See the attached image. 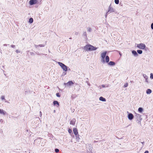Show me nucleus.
<instances>
[{"label": "nucleus", "mask_w": 153, "mask_h": 153, "mask_svg": "<svg viewBox=\"0 0 153 153\" xmlns=\"http://www.w3.org/2000/svg\"><path fill=\"white\" fill-rule=\"evenodd\" d=\"M84 49L86 51H92L96 50L97 48L91 45H87L85 46Z\"/></svg>", "instance_id": "obj_1"}, {"label": "nucleus", "mask_w": 153, "mask_h": 153, "mask_svg": "<svg viewBox=\"0 0 153 153\" xmlns=\"http://www.w3.org/2000/svg\"><path fill=\"white\" fill-rule=\"evenodd\" d=\"M58 64L61 67L63 70L65 71H67V68L66 66L61 62H58Z\"/></svg>", "instance_id": "obj_2"}, {"label": "nucleus", "mask_w": 153, "mask_h": 153, "mask_svg": "<svg viewBox=\"0 0 153 153\" xmlns=\"http://www.w3.org/2000/svg\"><path fill=\"white\" fill-rule=\"evenodd\" d=\"M137 47L139 49H144L145 48L146 46L145 44L143 43H140L138 44L137 45Z\"/></svg>", "instance_id": "obj_3"}, {"label": "nucleus", "mask_w": 153, "mask_h": 153, "mask_svg": "<svg viewBox=\"0 0 153 153\" xmlns=\"http://www.w3.org/2000/svg\"><path fill=\"white\" fill-rule=\"evenodd\" d=\"M106 54V51L103 52L101 54V56L102 58V61L103 62H105L104 58Z\"/></svg>", "instance_id": "obj_4"}, {"label": "nucleus", "mask_w": 153, "mask_h": 153, "mask_svg": "<svg viewBox=\"0 0 153 153\" xmlns=\"http://www.w3.org/2000/svg\"><path fill=\"white\" fill-rule=\"evenodd\" d=\"M37 2V0H30L29 1V4L30 5H32L36 4Z\"/></svg>", "instance_id": "obj_5"}, {"label": "nucleus", "mask_w": 153, "mask_h": 153, "mask_svg": "<svg viewBox=\"0 0 153 153\" xmlns=\"http://www.w3.org/2000/svg\"><path fill=\"white\" fill-rule=\"evenodd\" d=\"M134 117V116L131 113L128 114V118L130 120H132Z\"/></svg>", "instance_id": "obj_6"}, {"label": "nucleus", "mask_w": 153, "mask_h": 153, "mask_svg": "<svg viewBox=\"0 0 153 153\" xmlns=\"http://www.w3.org/2000/svg\"><path fill=\"white\" fill-rule=\"evenodd\" d=\"M65 85H66L67 86H71L74 84V82L72 81H70L66 83L65 84Z\"/></svg>", "instance_id": "obj_7"}, {"label": "nucleus", "mask_w": 153, "mask_h": 153, "mask_svg": "<svg viewBox=\"0 0 153 153\" xmlns=\"http://www.w3.org/2000/svg\"><path fill=\"white\" fill-rule=\"evenodd\" d=\"M75 122L76 120L74 119H73L71 121L70 124L73 125H74L75 123Z\"/></svg>", "instance_id": "obj_8"}, {"label": "nucleus", "mask_w": 153, "mask_h": 153, "mask_svg": "<svg viewBox=\"0 0 153 153\" xmlns=\"http://www.w3.org/2000/svg\"><path fill=\"white\" fill-rule=\"evenodd\" d=\"M73 131L74 134L75 135H77V134H78V132L77 131V128H74Z\"/></svg>", "instance_id": "obj_9"}, {"label": "nucleus", "mask_w": 153, "mask_h": 153, "mask_svg": "<svg viewBox=\"0 0 153 153\" xmlns=\"http://www.w3.org/2000/svg\"><path fill=\"white\" fill-rule=\"evenodd\" d=\"M108 12H114V10L113 8L110 6L108 8Z\"/></svg>", "instance_id": "obj_10"}, {"label": "nucleus", "mask_w": 153, "mask_h": 153, "mask_svg": "<svg viewBox=\"0 0 153 153\" xmlns=\"http://www.w3.org/2000/svg\"><path fill=\"white\" fill-rule=\"evenodd\" d=\"M6 112L5 111L2 109H0V114L4 115L6 114Z\"/></svg>", "instance_id": "obj_11"}, {"label": "nucleus", "mask_w": 153, "mask_h": 153, "mask_svg": "<svg viewBox=\"0 0 153 153\" xmlns=\"http://www.w3.org/2000/svg\"><path fill=\"white\" fill-rule=\"evenodd\" d=\"M99 99L100 100L102 101L105 102L106 101V99L102 97H100L99 98Z\"/></svg>", "instance_id": "obj_12"}, {"label": "nucleus", "mask_w": 153, "mask_h": 153, "mask_svg": "<svg viewBox=\"0 0 153 153\" xmlns=\"http://www.w3.org/2000/svg\"><path fill=\"white\" fill-rule=\"evenodd\" d=\"M53 104L54 105H57V106L58 107L59 106V102L57 101H54L53 102Z\"/></svg>", "instance_id": "obj_13"}, {"label": "nucleus", "mask_w": 153, "mask_h": 153, "mask_svg": "<svg viewBox=\"0 0 153 153\" xmlns=\"http://www.w3.org/2000/svg\"><path fill=\"white\" fill-rule=\"evenodd\" d=\"M152 92V91L150 89H148L146 91V93L148 94H149L151 93Z\"/></svg>", "instance_id": "obj_14"}, {"label": "nucleus", "mask_w": 153, "mask_h": 153, "mask_svg": "<svg viewBox=\"0 0 153 153\" xmlns=\"http://www.w3.org/2000/svg\"><path fill=\"white\" fill-rule=\"evenodd\" d=\"M109 57L108 56H106L105 57V62H109Z\"/></svg>", "instance_id": "obj_15"}, {"label": "nucleus", "mask_w": 153, "mask_h": 153, "mask_svg": "<svg viewBox=\"0 0 153 153\" xmlns=\"http://www.w3.org/2000/svg\"><path fill=\"white\" fill-rule=\"evenodd\" d=\"M108 64L111 65H114L115 64L114 62L112 61H110L108 63Z\"/></svg>", "instance_id": "obj_16"}, {"label": "nucleus", "mask_w": 153, "mask_h": 153, "mask_svg": "<svg viewBox=\"0 0 153 153\" xmlns=\"http://www.w3.org/2000/svg\"><path fill=\"white\" fill-rule=\"evenodd\" d=\"M132 53L135 56H137L138 55L137 52L135 51H132Z\"/></svg>", "instance_id": "obj_17"}, {"label": "nucleus", "mask_w": 153, "mask_h": 153, "mask_svg": "<svg viewBox=\"0 0 153 153\" xmlns=\"http://www.w3.org/2000/svg\"><path fill=\"white\" fill-rule=\"evenodd\" d=\"M138 111L141 113L143 111V109L142 108H139L138 109Z\"/></svg>", "instance_id": "obj_18"}, {"label": "nucleus", "mask_w": 153, "mask_h": 153, "mask_svg": "<svg viewBox=\"0 0 153 153\" xmlns=\"http://www.w3.org/2000/svg\"><path fill=\"white\" fill-rule=\"evenodd\" d=\"M33 22V19L32 18H30L29 20V22L30 23H32Z\"/></svg>", "instance_id": "obj_19"}, {"label": "nucleus", "mask_w": 153, "mask_h": 153, "mask_svg": "<svg viewBox=\"0 0 153 153\" xmlns=\"http://www.w3.org/2000/svg\"><path fill=\"white\" fill-rule=\"evenodd\" d=\"M137 53H139V54H142V52H143L142 51V50H138L137 51Z\"/></svg>", "instance_id": "obj_20"}, {"label": "nucleus", "mask_w": 153, "mask_h": 153, "mask_svg": "<svg viewBox=\"0 0 153 153\" xmlns=\"http://www.w3.org/2000/svg\"><path fill=\"white\" fill-rule=\"evenodd\" d=\"M114 1L117 4H118L119 3V0H115Z\"/></svg>", "instance_id": "obj_21"}, {"label": "nucleus", "mask_w": 153, "mask_h": 153, "mask_svg": "<svg viewBox=\"0 0 153 153\" xmlns=\"http://www.w3.org/2000/svg\"><path fill=\"white\" fill-rule=\"evenodd\" d=\"M56 96L57 97H60V94H59V93H57L56 94Z\"/></svg>", "instance_id": "obj_22"}, {"label": "nucleus", "mask_w": 153, "mask_h": 153, "mask_svg": "<svg viewBox=\"0 0 153 153\" xmlns=\"http://www.w3.org/2000/svg\"><path fill=\"white\" fill-rule=\"evenodd\" d=\"M55 152L56 153L58 152H59V150L57 149H55Z\"/></svg>", "instance_id": "obj_23"}, {"label": "nucleus", "mask_w": 153, "mask_h": 153, "mask_svg": "<svg viewBox=\"0 0 153 153\" xmlns=\"http://www.w3.org/2000/svg\"><path fill=\"white\" fill-rule=\"evenodd\" d=\"M150 78L152 79H153V74L151 73L150 74Z\"/></svg>", "instance_id": "obj_24"}, {"label": "nucleus", "mask_w": 153, "mask_h": 153, "mask_svg": "<svg viewBox=\"0 0 153 153\" xmlns=\"http://www.w3.org/2000/svg\"><path fill=\"white\" fill-rule=\"evenodd\" d=\"M68 131L69 133L71 134L72 132V131L71 129H69L68 130Z\"/></svg>", "instance_id": "obj_25"}, {"label": "nucleus", "mask_w": 153, "mask_h": 153, "mask_svg": "<svg viewBox=\"0 0 153 153\" xmlns=\"http://www.w3.org/2000/svg\"><path fill=\"white\" fill-rule=\"evenodd\" d=\"M128 86V83H126V84H125L124 85V86L125 87H127Z\"/></svg>", "instance_id": "obj_26"}, {"label": "nucleus", "mask_w": 153, "mask_h": 153, "mask_svg": "<svg viewBox=\"0 0 153 153\" xmlns=\"http://www.w3.org/2000/svg\"><path fill=\"white\" fill-rule=\"evenodd\" d=\"M151 27L152 29H153V23H152L151 25Z\"/></svg>", "instance_id": "obj_27"}, {"label": "nucleus", "mask_w": 153, "mask_h": 153, "mask_svg": "<svg viewBox=\"0 0 153 153\" xmlns=\"http://www.w3.org/2000/svg\"><path fill=\"white\" fill-rule=\"evenodd\" d=\"M1 99L2 100H3L4 99V96H2L1 97Z\"/></svg>", "instance_id": "obj_28"}, {"label": "nucleus", "mask_w": 153, "mask_h": 153, "mask_svg": "<svg viewBox=\"0 0 153 153\" xmlns=\"http://www.w3.org/2000/svg\"><path fill=\"white\" fill-rule=\"evenodd\" d=\"M39 46L40 47H44V45H39Z\"/></svg>", "instance_id": "obj_29"}, {"label": "nucleus", "mask_w": 153, "mask_h": 153, "mask_svg": "<svg viewBox=\"0 0 153 153\" xmlns=\"http://www.w3.org/2000/svg\"><path fill=\"white\" fill-rule=\"evenodd\" d=\"M144 153H149V151H146Z\"/></svg>", "instance_id": "obj_30"}, {"label": "nucleus", "mask_w": 153, "mask_h": 153, "mask_svg": "<svg viewBox=\"0 0 153 153\" xmlns=\"http://www.w3.org/2000/svg\"><path fill=\"white\" fill-rule=\"evenodd\" d=\"M11 46L12 48H14L15 47V45H11Z\"/></svg>", "instance_id": "obj_31"}, {"label": "nucleus", "mask_w": 153, "mask_h": 153, "mask_svg": "<svg viewBox=\"0 0 153 153\" xmlns=\"http://www.w3.org/2000/svg\"><path fill=\"white\" fill-rule=\"evenodd\" d=\"M102 87H105V85H102Z\"/></svg>", "instance_id": "obj_32"}, {"label": "nucleus", "mask_w": 153, "mask_h": 153, "mask_svg": "<svg viewBox=\"0 0 153 153\" xmlns=\"http://www.w3.org/2000/svg\"><path fill=\"white\" fill-rule=\"evenodd\" d=\"M88 30L89 31H90V30H91V29L90 28Z\"/></svg>", "instance_id": "obj_33"}, {"label": "nucleus", "mask_w": 153, "mask_h": 153, "mask_svg": "<svg viewBox=\"0 0 153 153\" xmlns=\"http://www.w3.org/2000/svg\"><path fill=\"white\" fill-rule=\"evenodd\" d=\"M84 34L86 35V32H85L84 33Z\"/></svg>", "instance_id": "obj_34"}, {"label": "nucleus", "mask_w": 153, "mask_h": 153, "mask_svg": "<svg viewBox=\"0 0 153 153\" xmlns=\"http://www.w3.org/2000/svg\"><path fill=\"white\" fill-rule=\"evenodd\" d=\"M16 52H17V53L18 52V50H16Z\"/></svg>", "instance_id": "obj_35"}]
</instances>
